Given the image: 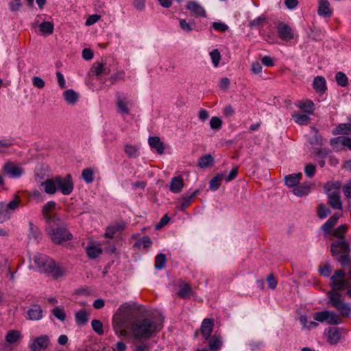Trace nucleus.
<instances>
[{
	"label": "nucleus",
	"instance_id": "nucleus-22",
	"mask_svg": "<svg viewBox=\"0 0 351 351\" xmlns=\"http://www.w3.org/2000/svg\"><path fill=\"white\" fill-rule=\"evenodd\" d=\"M3 169L5 173L10 178H19L23 173L21 168L12 164H5Z\"/></svg>",
	"mask_w": 351,
	"mask_h": 351
},
{
	"label": "nucleus",
	"instance_id": "nucleus-35",
	"mask_svg": "<svg viewBox=\"0 0 351 351\" xmlns=\"http://www.w3.org/2000/svg\"><path fill=\"white\" fill-rule=\"evenodd\" d=\"M208 346L210 350H218L222 346V341L219 336H213L209 339Z\"/></svg>",
	"mask_w": 351,
	"mask_h": 351
},
{
	"label": "nucleus",
	"instance_id": "nucleus-39",
	"mask_svg": "<svg viewBox=\"0 0 351 351\" xmlns=\"http://www.w3.org/2000/svg\"><path fill=\"white\" fill-rule=\"evenodd\" d=\"M20 202H21L20 197L18 196H16L14 197V199H12V201H10L9 203H8V204L4 203V206L10 215H11V213L13 210H14L15 209H16L19 207Z\"/></svg>",
	"mask_w": 351,
	"mask_h": 351
},
{
	"label": "nucleus",
	"instance_id": "nucleus-48",
	"mask_svg": "<svg viewBox=\"0 0 351 351\" xmlns=\"http://www.w3.org/2000/svg\"><path fill=\"white\" fill-rule=\"evenodd\" d=\"M335 79L338 85L341 87H346L348 85V77L343 72H338L335 75Z\"/></svg>",
	"mask_w": 351,
	"mask_h": 351
},
{
	"label": "nucleus",
	"instance_id": "nucleus-2",
	"mask_svg": "<svg viewBox=\"0 0 351 351\" xmlns=\"http://www.w3.org/2000/svg\"><path fill=\"white\" fill-rule=\"evenodd\" d=\"M36 269L40 271L51 276L54 278L63 276L66 270L58 265L52 259L42 254H36L33 257Z\"/></svg>",
	"mask_w": 351,
	"mask_h": 351
},
{
	"label": "nucleus",
	"instance_id": "nucleus-51",
	"mask_svg": "<svg viewBox=\"0 0 351 351\" xmlns=\"http://www.w3.org/2000/svg\"><path fill=\"white\" fill-rule=\"evenodd\" d=\"M93 330L99 335L104 334L103 324L98 319H93L91 322Z\"/></svg>",
	"mask_w": 351,
	"mask_h": 351
},
{
	"label": "nucleus",
	"instance_id": "nucleus-62",
	"mask_svg": "<svg viewBox=\"0 0 351 351\" xmlns=\"http://www.w3.org/2000/svg\"><path fill=\"white\" fill-rule=\"evenodd\" d=\"M238 169H239V167H235L232 169V170L230 171L228 175L226 176L224 174L223 179L225 180V181L229 182V181L233 180L234 178H235L238 174Z\"/></svg>",
	"mask_w": 351,
	"mask_h": 351
},
{
	"label": "nucleus",
	"instance_id": "nucleus-24",
	"mask_svg": "<svg viewBox=\"0 0 351 351\" xmlns=\"http://www.w3.org/2000/svg\"><path fill=\"white\" fill-rule=\"evenodd\" d=\"M199 193V190L196 189L193 193H191L189 195H184L180 202L179 205V208L180 210L184 211L186 210L187 207L191 204L193 199Z\"/></svg>",
	"mask_w": 351,
	"mask_h": 351
},
{
	"label": "nucleus",
	"instance_id": "nucleus-58",
	"mask_svg": "<svg viewBox=\"0 0 351 351\" xmlns=\"http://www.w3.org/2000/svg\"><path fill=\"white\" fill-rule=\"evenodd\" d=\"M29 236L31 238H34V239H38L40 236V231L38 228L34 226L32 223H29Z\"/></svg>",
	"mask_w": 351,
	"mask_h": 351
},
{
	"label": "nucleus",
	"instance_id": "nucleus-52",
	"mask_svg": "<svg viewBox=\"0 0 351 351\" xmlns=\"http://www.w3.org/2000/svg\"><path fill=\"white\" fill-rule=\"evenodd\" d=\"M152 245V241L149 237L145 236L141 240L137 241L134 247H141L143 245L144 247H149Z\"/></svg>",
	"mask_w": 351,
	"mask_h": 351
},
{
	"label": "nucleus",
	"instance_id": "nucleus-60",
	"mask_svg": "<svg viewBox=\"0 0 351 351\" xmlns=\"http://www.w3.org/2000/svg\"><path fill=\"white\" fill-rule=\"evenodd\" d=\"M330 213V210L324 204H320L318 209V215L321 219L326 218Z\"/></svg>",
	"mask_w": 351,
	"mask_h": 351
},
{
	"label": "nucleus",
	"instance_id": "nucleus-43",
	"mask_svg": "<svg viewBox=\"0 0 351 351\" xmlns=\"http://www.w3.org/2000/svg\"><path fill=\"white\" fill-rule=\"evenodd\" d=\"M86 253L89 258H95L102 253V250L98 247L90 245L86 247Z\"/></svg>",
	"mask_w": 351,
	"mask_h": 351
},
{
	"label": "nucleus",
	"instance_id": "nucleus-38",
	"mask_svg": "<svg viewBox=\"0 0 351 351\" xmlns=\"http://www.w3.org/2000/svg\"><path fill=\"white\" fill-rule=\"evenodd\" d=\"M300 322L302 325L303 328L306 329L315 328L318 326V324L314 321H312L308 318V317L302 315L300 318Z\"/></svg>",
	"mask_w": 351,
	"mask_h": 351
},
{
	"label": "nucleus",
	"instance_id": "nucleus-13",
	"mask_svg": "<svg viewBox=\"0 0 351 351\" xmlns=\"http://www.w3.org/2000/svg\"><path fill=\"white\" fill-rule=\"evenodd\" d=\"M278 33L281 39L289 41L294 38L292 28L285 23H280L277 26Z\"/></svg>",
	"mask_w": 351,
	"mask_h": 351
},
{
	"label": "nucleus",
	"instance_id": "nucleus-28",
	"mask_svg": "<svg viewBox=\"0 0 351 351\" xmlns=\"http://www.w3.org/2000/svg\"><path fill=\"white\" fill-rule=\"evenodd\" d=\"M332 134L334 135L351 134V118L349 119L348 123L339 124L336 128L333 130Z\"/></svg>",
	"mask_w": 351,
	"mask_h": 351
},
{
	"label": "nucleus",
	"instance_id": "nucleus-37",
	"mask_svg": "<svg viewBox=\"0 0 351 351\" xmlns=\"http://www.w3.org/2000/svg\"><path fill=\"white\" fill-rule=\"evenodd\" d=\"M192 292V289L191 287L186 283H182L179 286V291H178V294L180 297L186 298L190 296Z\"/></svg>",
	"mask_w": 351,
	"mask_h": 351
},
{
	"label": "nucleus",
	"instance_id": "nucleus-36",
	"mask_svg": "<svg viewBox=\"0 0 351 351\" xmlns=\"http://www.w3.org/2000/svg\"><path fill=\"white\" fill-rule=\"evenodd\" d=\"M214 162L213 157L210 155H204L199 158V162H198V166L200 168H206L209 167L210 165H212Z\"/></svg>",
	"mask_w": 351,
	"mask_h": 351
},
{
	"label": "nucleus",
	"instance_id": "nucleus-50",
	"mask_svg": "<svg viewBox=\"0 0 351 351\" xmlns=\"http://www.w3.org/2000/svg\"><path fill=\"white\" fill-rule=\"evenodd\" d=\"M265 23L266 18L263 16H261L252 21L250 23V26L251 27L259 28L261 27H263Z\"/></svg>",
	"mask_w": 351,
	"mask_h": 351
},
{
	"label": "nucleus",
	"instance_id": "nucleus-29",
	"mask_svg": "<svg viewBox=\"0 0 351 351\" xmlns=\"http://www.w3.org/2000/svg\"><path fill=\"white\" fill-rule=\"evenodd\" d=\"M302 176V173L287 175L285 177V184L289 187L295 186L299 183Z\"/></svg>",
	"mask_w": 351,
	"mask_h": 351
},
{
	"label": "nucleus",
	"instance_id": "nucleus-21",
	"mask_svg": "<svg viewBox=\"0 0 351 351\" xmlns=\"http://www.w3.org/2000/svg\"><path fill=\"white\" fill-rule=\"evenodd\" d=\"M92 71L97 76L107 75L110 73V69L106 63L95 62L92 67Z\"/></svg>",
	"mask_w": 351,
	"mask_h": 351
},
{
	"label": "nucleus",
	"instance_id": "nucleus-18",
	"mask_svg": "<svg viewBox=\"0 0 351 351\" xmlns=\"http://www.w3.org/2000/svg\"><path fill=\"white\" fill-rule=\"evenodd\" d=\"M319 6L317 14L320 16L330 17L332 14V10L330 8V3L328 0H318Z\"/></svg>",
	"mask_w": 351,
	"mask_h": 351
},
{
	"label": "nucleus",
	"instance_id": "nucleus-15",
	"mask_svg": "<svg viewBox=\"0 0 351 351\" xmlns=\"http://www.w3.org/2000/svg\"><path fill=\"white\" fill-rule=\"evenodd\" d=\"M328 197V202L334 209L341 210L342 209V202L341 200L339 191H331L328 189L327 193Z\"/></svg>",
	"mask_w": 351,
	"mask_h": 351
},
{
	"label": "nucleus",
	"instance_id": "nucleus-8",
	"mask_svg": "<svg viewBox=\"0 0 351 351\" xmlns=\"http://www.w3.org/2000/svg\"><path fill=\"white\" fill-rule=\"evenodd\" d=\"M57 189H58L63 195H68L71 194L73 189V184L70 174L62 178L57 176Z\"/></svg>",
	"mask_w": 351,
	"mask_h": 351
},
{
	"label": "nucleus",
	"instance_id": "nucleus-34",
	"mask_svg": "<svg viewBox=\"0 0 351 351\" xmlns=\"http://www.w3.org/2000/svg\"><path fill=\"white\" fill-rule=\"evenodd\" d=\"M63 96L66 101L69 104H74L78 99V94L72 89L66 90Z\"/></svg>",
	"mask_w": 351,
	"mask_h": 351
},
{
	"label": "nucleus",
	"instance_id": "nucleus-11",
	"mask_svg": "<svg viewBox=\"0 0 351 351\" xmlns=\"http://www.w3.org/2000/svg\"><path fill=\"white\" fill-rule=\"evenodd\" d=\"M56 203L54 201H49L47 202L43 207L42 213L48 225L56 223L58 220L55 216L51 215V213L56 208Z\"/></svg>",
	"mask_w": 351,
	"mask_h": 351
},
{
	"label": "nucleus",
	"instance_id": "nucleus-49",
	"mask_svg": "<svg viewBox=\"0 0 351 351\" xmlns=\"http://www.w3.org/2000/svg\"><path fill=\"white\" fill-rule=\"evenodd\" d=\"M82 176L85 182L89 184L94 180L93 171L91 169H85L82 171Z\"/></svg>",
	"mask_w": 351,
	"mask_h": 351
},
{
	"label": "nucleus",
	"instance_id": "nucleus-12",
	"mask_svg": "<svg viewBox=\"0 0 351 351\" xmlns=\"http://www.w3.org/2000/svg\"><path fill=\"white\" fill-rule=\"evenodd\" d=\"M49 344V337L46 335H43L32 340L29 345V348L32 351H43L48 347Z\"/></svg>",
	"mask_w": 351,
	"mask_h": 351
},
{
	"label": "nucleus",
	"instance_id": "nucleus-3",
	"mask_svg": "<svg viewBox=\"0 0 351 351\" xmlns=\"http://www.w3.org/2000/svg\"><path fill=\"white\" fill-rule=\"evenodd\" d=\"M327 296L329 306L336 308L342 317H351V304L345 302L339 292L329 291L327 292Z\"/></svg>",
	"mask_w": 351,
	"mask_h": 351
},
{
	"label": "nucleus",
	"instance_id": "nucleus-40",
	"mask_svg": "<svg viewBox=\"0 0 351 351\" xmlns=\"http://www.w3.org/2000/svg\"><path fill=\"white\" fill-rule=\"evenodd\" d=\"M75 319L77 324L84 325L88 322L87 313L84 310H81L75 313Z\"/></svg>",
	"mask_w": 351,
	"mask_h": 351
},
{
	"label": "nucleus",
	"instance_id": "nucleus-10",
	"mask_svg": "<svg viewBox=\"0 0 351 351\" xmlns=\"http://www.w3.org/2000/svg\"><path fill=\"white\" fill-rule=\"evenodd\" d=\"M49 234L53 242L58 244L71 239V234L62 228L52 229L49 232Z\"/></svg>",
	"mask_w": 351,
	"mask_h": 351
},
{
	"label": "nucleus",
	"instance_id": "nucleus-32",
	"mask_svg": "<svg viewBox=\"0 0 351 351\" xmlns=\"http://www.w3.org/2000/svg\"><path fill=\"white\" fill-rule=\"evenodd\" d=\"M224 174L223 173H218L215 177H213L209 183V188L211 191H217L221 183L222 180L223 179Z\"/></svg>",
	"mask_w": 351,
	"mask_h": 351
},
{
	"label": "nucleus",
	"instance_id": "nucleus-19",
	"mask_svg": "<svg viewBox=\"0 0 351 351\" xmlns=\"http://www.w3.org/2000/svg\"><path fill=\"white\" fill-rule=\"evenodd\" d=\"M326 335L327 337V342L331 345L337 344L341 339V334L337 328H329Z\"/></svg>",
	"mask_w": 351,
	"mask_h": 351
},
{
	"label": "nucleus",
	"instance_id": "nucleus-27",
	"mask_svg": "<svg viewBox=\"0 0 351 351\" xmlns=\"http://www.w3.org/2000/svg\"><path fill=\"white\" fill-rule=\"evenodd\" d=\"M339 218L338 214L331 216L322 226V230L324 234H329L330 230L334 228L335 223Z\"/></svg>",
	"mask_w": 351,
	"mask_h": 351
},
{
	"label": "nucleus",
	"instance_id": "nucleus-9",
	"mask_svg": "<svg viewBox=\"0 0 351 351\" xmlns=\"http://www.w3.org/2000/svg\"><path fill=\"white\" fill-rule=\"evenodd\" d=\"M116 97L117 112L121 115L128 114L132 106L131 101L126 96L121 93H117Z\"/></svg>",
	"mask_w": 351,
	"mask_h": 351
},
{
	"label": "nucleus",
	"instance_id": "nucleus-25",
	"mask_svg": "<svg viewBox=\"0 0 351 351\" xmlns=\"http://www.w3.org/2000/svg\"><path fill=\"white\" fill-rule=\"evenodd\" d=\"M57 177L52 179H47L42 183L45 191L48 194H54L57 190Z\"/></svg>",
	"mask_w": 351,
	"mask_h": 351
},
{
	"label": "nucleus",
	"instance_id": "nucleus-16",
	"mask_svg": "<svg viewBox=\"0 0 351 351\" xmlns=\"http://www.w3.org/2000/svg\"><path fill=\"white\" fill-rule=\"evenodd\" d=\"M213 326L214 322L212 319L205 318L203 319L201 324L200 332L206 340H208L210 339Z\"/></svg>",
	"mask_w": 351,
	"mask_h": 351
},
{
	"label": "nucleus",
	"instance_id": "nucleus-17",
	"mask_svg": "<svg viewBox=\"0 0 351 351\" xmlns=\"http://www.w3.org/2000/svg\"><path fill=\"white\" fill-rule=\"evenodd\" d=\"M27 318L30 320H40L43 318V309L38 304H32L27 310Z\"/></svg>",
	"mask_w": 351,
	"mask_h": 351
},
{
	"label": "nucleus",
	"instance_id": "nucleus-30",
	"mask_svg": "<svg viewBox=\"0 0 351 351\" xmlns=\"http://www.w3.org/2000/svg\"><path fill=\"white\" fill-rule=\"evenodd\" d=\"M295 106L307 114H313L315 110L314 103L311 100L298 101Z\"/></svg>",
	"mask_w": 351,
	"mask_h": 351
},
{
	"label": "nucleus",
	"instance_id": "nucleus-5",
	"mask_svg": "<svg viewBox=\"0 0 351 351\" xmlns=\"http://www.w3.org/2000/svg\"><path fill=\"white\" fill-rule=\"evenodd\" d=\"M133 316V310L126 304L121 306L113 316V328L118 333L117 327H127L129 320Z\"/></svg>",
	"mask_w": 351,
	"mask_h": 351
},
{
	"label": "nucleus",
	"instance_id": "nucleus-59",
	"mask_svg": "<svg viewBox=\"0 0 351 351\" xmlns=\"http://www.w3.org/2000/svg\"><path fill=\"white\" fill-rule=\"evenodd\" d=\"M319 273L324 277H328L332 272V267L329 264H325L324 266L320 267Z\"/></svg>",
	"mask_w": 351,
	"mask_h": 351
},
{
	"label": "nucleus",
	"instance_id": "nucleus-1",
	"mask_svg": "<svg viewBox=\"0 0 351 351\" xmlns=\"http://www.w3.org/2000/svg\"><path fill=\"white\" fill-rule=\"evenodd\" d=\"M162 326V320L159 317H148L134 321L130 328L134 339H147Z\"/></svg>",
	"mask_w": 351,
	"mask_h": 351
},
{
	"label": "nucleus",
	"instance_id": "nucleus-46",
	"mask_svg": "<svg viewBox=\"0 0 351 351\" xmlns=\"http://www.w3.org/2000/svg\"><path fill=\"white\" fill-rule=\"evenodd\" d=\"M212 64L215 67H217L221 60V53L219 51L216 49L209 53Z\"/></svg>",
	"mask_w": 351,
	"mask_h": 351
},
{
	"label": "nucleus",
	"instance_id": "nucleus-56",
	"mask_svg": "<svg viewBox=\"0 0 351 351\" xmlns=\"http://www.w3.org/2000/svg\"><path fill=\"white\" fill-rule=\"evenodd\" d=\"M10 215L7 211L4 202H0V223H2L10 218Z\"/></svg>",
	"mask_w": 351,
	"mask_h": 351
},
{
	"label": "nucleus",
	"instance_id": "nucleus-7",
	"mask_svg": "<svg viewBox=\"0 0 351 351\" xmlns=\"http://www.w3.org/2000/svg\"><path fill=\"white\" fill-rule=\"evenodd\" d=\"M313 318L319 322H326L330 325H338L341 323V319L336 313L330 311L315 312L313 314Z\"/></svg>",
	"mask_w": 351,
	"mask_h": 351
},
{
	"label": "nucleus",
	"instance_id": "nucleus-44",
	"mask_svg": "<svg viewBox=\"0 0 351 351\" xmlns=\"http://www.w3.org/2000/svg\"><path fill=\"white\" fill-rule=\"evenodd\" d=\"M155 262V268L157 269H162L165 267L167 262L166 255L163 253L158 254L156 256Z\"/></svg>",
	"mask_w": 351,
	"mask_h": 351
},
{
	"label": "nucleus",
	"instance_id": "nucleus-61",
	"mask_svg": "<svg viewBox=\"0 0 351 351\" xmlns=\"http://www.w3.org/2000/svg\"><path fill=\"white\" fill-rule=\"evenodd\" d=\"M32 84L35 87L43 88L45 85V82L41 77L38 76H34L32 78Z\"/></svg>",
	"mask_w": 351,
	"mask_h": 351
},
{
	"label": "nucleus",
	"instance_id": "nucleus-6",
	"mask_svg": "<svg viewBox=\"0 0 351 351\" xmlns=\"http://www.w3.org/2000/svg\"><path fill=\"white\" fill-rule=\"evenodd\" d=\"M344 277L345 273L343 270H336L330 278L331 281L330 287L332 289L330 291L339 292L348 289L350 283L348 280L344 279Z\"/></svg>",
	"mask_w": 351,
	"mask_h": 351
},
{
	"label": "nucleus",
	"instance_id": "nucleus-64",
	"mask_svg": "<svg viewBox=\"0 0 351 351\" xmlns=\"http://www.w3.org/2000/svg\"><path fill=\"white\" fill-rule=\"evenodd\" d=\"M336 140L339 142L342 145L347 147L351 150V138L348 137H338Z\"/></svg>",
	"mask_w": 351,
	"mask_h": 351
},
{
	"label": "nucleus",
	"instance_id": "nucleus-14",
	"mask_svg": "<svg viewBox=\"0 0 351 351\" xmlns=\"http://www.w3.org/2000/svg\"><path fill=\"white\" fill-rule=\"evenodd\" d=\"M186 8L195 16L206 17L205 9L197 1H190L187 3Z\"/></svg>",
	"mask_w": 351,
	"mask_h": 351
},
{
	"label": "nucleus",
	"instance_id": "nucleus-31",
	"mask_svg": "<svg viewBox=\"0 0 351 351\" xmlns=\"http://www.w3.org/2000/svg\"><path fill=\"white\" fill-rule=\"evenodd\" d=\"M313 87L317 92L323 93L326 89V80L323 77L317 76L314 79Z\"/></svg>",
	"mask_w": 351,
	"mask_h": 351
},
{
	"label": "nucleus",
	"instance_id": "nucleus-54",
	"mask_svg": "<svg viewBox=\"0 0 351 351\" xmlns=\"http://www.w3.org/2000/svg\"><path fill=\"white\" fill-rule=\"evenodd\" d=\"M125 152L130 158H136L137 156L138 149L136 146L126 145L125 146Z\"/></svg>",
	"mask_w": 351,
	"mask_h": 351
},
{
	"label": "nucleus",
	"instance_id": "nucleus-55",
	"mask_svg": "<svg viewBox=\"0 0 351 351\" xmlns=\"http://www.w3.org/2000/svg\"><path fill=\"white\" fill-rule=\"evenodd\" d=\"M347 231V226L345 225H341L339 227H337L335 230L333 231V235L335 237L342 239L343 238L346 232Z\"/></svg>",
	"mask_w": 351,
	"mask_h": 351
},
{
	"label": "nucleus",
	"instance_id": "nucleus-26",
	"mask_svg": "<svg viewBox=\"0 0 351 351\" xmlns=\"http://www.w3.org/2000/svg\"><path fill=\"white\" fill-rule=\"evenodd\" d=\"M184 186L183 180L181 176L173 177L170 182V191L172 193H178L181 191Z\"/></svg>",
	"mask_w": 351,
	"mask_h": 351
},
{
	"label": "nucleus",
	"instance_id": "nucleus-53",
	"mask_svg": "<svg viewBox=\"0 0 351 351\" xmlns=\"http://www.w3.org/2000/svg\"><path fill=\"white\" fill-rule=\"evenodd\" d=\"M211 27L215 30L220 32H226L228 29V26L221 21H216L213 23Z\"/></svg>",
	"mask_w": 351,
	"mask_h": 351
},
{
	"label": "nucleus",
	"instance_id": "nucleus-45",
	"mask_svg": "<svg viewBox=\"0 0 351 351\" xmlns=\"http://www.w3.org/2000/svg\"><path fill=\"white\" fill-rule=\"evenodd\" d=\"M292 117L294 121L300 125L306 124L309 120V117L308 115L300 114L299 112H294L292 114Z\"/></svg>",
	"mask_w": 351,
	"mask_h": 351
},
{
	"label": "nucleus",
	"instance_id": "nucleus-41",
	"mask_svg": "<svg viewBox=\"0 0 351 351\" xmlns=\"http://www.w3.org/2000/svg\"><path fill=\"white\" fill-rule=\"evenodd\" d=\"M21 335L19 331L12 330L8 332L5 337V340L10 343H14L16 342L21 338Z\"/></svg>",
	"mask_w": 351,
	"mask_h": 351
},
{
	"label": "nucleus",
	"instance_id": "nucleus-33",
	"mask_svg": "<svg viewBox=\"0 0 351 351\" xmlns=\"http://www.w3.org/2000/svg\"><path fill=\"white\" fill-rule=\"evenodd\" d=\"M54 25L52 22L44 21L39 25L40 32L44 35H51L53 32Z\"/></svg>",
	"mask_w": 351,
	"mask_h": 351
},
{
	"label": "nucleus",
	"instance_id": "nucleus-4",
	"mask_svg": "<svg viewBox=\"0 0 351 351\" xmlns=\"http://www.w3.org/2000/svg\"><path fill=\"white\" fill-rule=\"evenodd\" d=\"M331 252L336 259L341 262L343 267L349 265L350 248L348 243L343 240L335 241L331 245Z\"/></svg>",
	"mask_w": 351,
	"mask_h": 351
},
{
	"label": "nucleus",
	"instance_id": "nucleus-42",
	"mask_svg": "<svg viewBox=\"0 0 351 351\" xmlns=\"http://www.w3.org/2000/svg\"><path fill=\"white\" fill-rule=\"evenodd\" d=\"M51 313L57 319L61 322H64L66 319V313L62 307L56 306L52 309Z\"/></svg>",
	"mask_w": 351,
	"mask_h": 351
},
{
	"label": "nucleus",
	"instance_id": "nucleus-47",
	"mask_svg": "<svg viewBox=\"0 0 351 351\" xmlns=\"http://www.w3.org/2000/svg\"><path fill=\"white\" fill-rule=\"evenodd\" d=\"M179 23L182 29L186 32H191L195 27L194 22L188 23L185 19H180Z\"/></svg>",
	"mask_w": 351,
	"mask_h": 351
},
{
	"label": "nucleus",
	"instance_id": "nucleus-23",
	"mask_svg": "<svg viewBox=\"0 0 351 351\" xmlns=\"http://www.w3.org/2000/svg\"><path fill=\"white\" fill-rule=\"evenodd\" d=\"M312 184L311 183H302L295 186L293 189V193L298 197H302L310 193Z\"/></svg>",
	"mask_w": 351,
	"mask_h": 351
},
{
	"label": "nucleus",
	"instance_id": "nucleus-57",
	"mask_svg": "<svg viewBox=\"0 0 351 351\" xmlns=\"http://www.w3.org/2000/svg\"><path fill=\"white\" fill-rule=\"evenodd\" d=\"M222 125V121L217 117H213L210 121V126L213 130H219Z\"/></svg>",
	"mask_w": 351,
	"mask_h": 351
},
{
	"label": "nucleus",
	"instance_id": "nucleus-20",
	"mask_svg": "<svg viewBox=\"0 0 351 351\" xmlns=\"http://www.w3.org/2000/svg\"><path fill=\"white\" fill-rule=\"evenodd\" d=\"M149 145L152 149L155 150L158 154H162L165 151L164 143L158 136H151L148 140Z\"/></svg>",
	"mask_w": 351,
	"mask_h": 351
},
{
	"label": "nucleus",
	"instance_id": "nucleus-63",
	"mask_svg": "<svg viewBox=\"0 0 351 351\" xmlns=\"http://www.w3.org/2000/svg\"><path fill=\"white\" fill-rule=\"evenodd\" d=\"M266 281L267 282L268 287L271 289H274L277 286V281L274 277V276L272 274H270L267 276L266 278Z\"/></svg>",
	"mask_w": 351,
	"mask_h": 351
}]
</instances>
